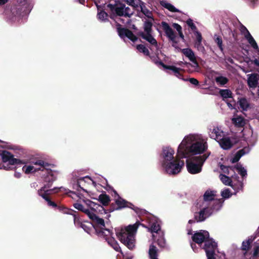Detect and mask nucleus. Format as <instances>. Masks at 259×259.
I'll use <instances>...</instances> for the list:
<instances>
[{
    "mask_svg": "<svg viewBox=\"0 0 259 259\" xmlns=\"http://www.w3.org/2000/svg\"><path fill=\"white\" fill-rule=\"evenodd\" d=\"M222 182L225 185L232 186V181L231 179L225 175L220 174L219 176Z\"/></svg>",
    "mask_w": 259,
    "mask_h": 259,
    "instance_id": "nucleus-36",
    "label": "nucleus"
},
{
    "mask_svg": "<svg viewBox=\"0 0 259 259\" xmlns=\"http://www.w3.org/2000/svg\"><path fill=\"white\" fill-rule=\"evenodd\" d=\"M238 104L240 107L243 110H246L249 106V104L245 98H240L238 101Z\"/></svg>",
    "mask_w": 259,
    "mask_h": 259,
    "instance_id": "nucleus-38",
    "label": "nucleus"
},
{
    "mask_svg": "<svg viewBox=\"0 0 259 259\" xmlns=\"http://www.w3.org/2000/svg\"><path fill=\"white\" fill-rule=\"evenodd\" d=\"M196 40L195 41L194 46L198 51H203L204 50V48L201 43L202 39L201 34L198 31H196Z\"/></svg>",
    "mask_w": 259,
    "mask_h": 259,
    "instance_id": "nucleus-24",
    "label": "nucleus"
},
{
    "mask_svg": "<svg viewBox=\"0 0 259 259\" xmlns=\"http://www.w3.org/2000/svg\"><path fill=\"white\" fill-rule=\"evenodd\" d=\"M172 26L178 32H180V31H182V27L179 24L177 23H174Z\"/></svg>",
    "mask_w": 259,
    "mask_h": 259,
    "instance_id": "nucleus-64",
    "label": "nucleus"
},
{
    "mask_svg": "<svg viewBox=\"0 0 259 259\" xmlns=\"http://www.w3.org/2000/svg\"><path fill=\"white\" fill-rule=\"evenodd\" d=\"M219 140L220 146L224 150H229L233 146V144L229 137L219 138Z\"/></svg>",
    "mask_w": 259,
    "mask_h": 259,
    "instance_id": "nucleus-19",
    "label": "nucleus"
},
{
    "mask_svg": "<svg viewBox=\"0 0 259 259\" xmlns=\"http://www.w3.org/2000/svg\"><path fill=\"white\" fill-rule=\"evenodd\" d=\"M84 213L86 214L93 222L97 216L96 214L91 212L88 208L85 209Z\"/></svg>",
    "mask_w": 259,
    "mask_h": 259,
    "instance_id": "nucleus-53",
    "label": "nucleus"
},
{
    "mask_svg": "<svg viewBox=\"0 0 259 259\" xmlns=\"http://www.w3.org/2000/svg\"><path fill=\"white\" fill-rule=\"evenodd\" d=\"M180 52L184 54L187 57H188L189 59L196 66H198V63L196 60L194 53L191 49H180Z\"/></svg>",
    "mask_w": 259,
    "mask_h": 259,
    "instance_id": "nucleus-17",
    "label": "nucleus"
},
{
    "mask_svg": "<svg viewBox=\"0 0 259 259\" xmlns=\"http://www.w3.org/2000/svg\"><path fill=\"white\" fill-rule=\"evenodd\" d=\"M133 14V12L131 11L128 7H124V16L130 17Z\"/></svg>",
    "mask_w": 259,
    "mask_h": 259,
    "instance_id": "nucleus-59",
    "label": "nucleus"
},
{
    "mask_svg": "<svg viewBox=\"0 0 259 259\" xmlns=\"http://www.w3.org/2000/svg\"><path fill=\"white\" fill-rule=\"evenodd\" d=\"M209 237V234L207 231L200 230L195 233L192 236V239L195 243L200 244L205 242Z\"/></svg>",
    "mask_w": 259,
    "mask_h": 259,
    "instance_id": "nucleus-13",
    "label": "nucleus"
},
{
    "mask_svg": "<svg viewBox=\"0 0 259 259\" xmlns=\"http://www.w3.org/2000/svg\"><path fill=\"white\" fill-rule=\"evenodd\" d=\"M59 209L60 211L63 212L64 213L72 215L74 218V223L76 227H80L83 224L80 222L79 217L75 214L77 213L76 211L64 206H60L59 207Z\"/></svg>",
    "mask_w": 259,
    "mask_h": 259,
    "instance_id": "nucleus-14",
    "label": "nucleus"
},
{
    "mask_svg": "<svg viewBox=\"0 0 259 259\" xmlns=\"http://www.w3.org/2000/svg\"><path fill=\"white\" fill-rule=\"evenodd\" d=\"M34 164L38 165L42 167L41 171L44 181L46 183L44 186L48 188H50L53 183L56 180V177L53 174L52 169L48 168L50 164L42 160H37L33 162Z\"/></svg>",
    "mask_w": 259,
    "mask_h": 259,
    "instance_id": "nucleus-4",
    "label": "nucleus"
},
{
    "mask_svg": "<svg viewBox=\"0 0 259 259\" xmlns=\"http://www.w3.org/2000/svg\"><path fill=\"white\" fill-rule=\"evenodd\" d=\"M219 94L224 101L228 98H233V94L229 89H221L219 91Z\"/></svg>",
    "mask_w": 259,
    "mask_h": 259,
    "instance_id": "nucleus-32",
    "label": "nucleus"
},
{
    "mask_svg": "<svg viewBox=\"0 0 259 259\" xmlns=\"http://www.w3.org/2000/svg\"><path fill=\"white\" fill-rule=\"evenodd\" d=\"M98 201L102 204L103 206H107L109 205L111 199L109 195L105 193H102L99 196Z\"/></svg>",
    "mask_w": 259,
    "mask_h": 259,
    "instance_id": "nucleus-28",
    "label": "nucleus"
},
{
    "mask_svg": "<svg viewBox=\"0 0 259 259\" xmlns=\"http://www.w3.org/2000/svg\"><path fill=\"white\" fill-rule=\"evenodd\" d=\"M209 154H204L203 155L195 156L192 158L193 161L187 162L188 171L191 174H196L200 172L202 170V166L209 156Z\"/></svg>",
    "mask_w": 259,
    "mask_h": 259,
    "instance_id": "nucleus-5",
    "label": "nucleus"
},
{
    "mask_svg": "<svg viewBox=\"0 0 259 259\" xmlns=\"http://www.w3.org/2000/svg\"><path fill=\"white\" fill-rule=\"evenodd\" d=\"M106 240L107 241L108 243L113 248V249L115 250L122 253L121 248L118 242L115 240V239L113 237L106 238Z\"/></svg>",
    "mask_w": 259,
    "mask_h": 259,
    "instance_id": "nucleus-27",
    "label": "nucleus"
},
{
    "mask_svg": "<svg viewBox=\"0 0 259 259\" xmlns=\"http://www.w3.org/2000/svg\"><path fill=\"white\" fill-rule=\"evenodd\" d=\"M140 225V223L137 222L133 225H128L124 229H121L119 232L117 233V236L121 242L130 250L135 248V235Z\"/></svg>",
    "mask_w": 259,
    "mask_h": 259,
    "instance_id": "nucleus-1",
    "label": "nucleus"
},
{
    "mask_svg": "<svg viewBox=\"0 0 259 259\" xmlns=\"http://www.w3.org/2000/svg\"><path fill=\"white\" fill-rule=\"evenodd\" d=\"M138 35L142 37V38L146 40L152 45H153L155 47L157 46V42L156 40L152 35L151 33H145L143 32H139L138 33Z\"/></svg>",
    "mask_w": 259,
    "mask_h": 259,
    "instance_id": "nucleus-20",
    "label": "nucleus"
},
{
    "mask_svg": "<svg viewBox=\"0 0 259 259\" xmlns=\"http://www.w3.org/2000/svg\"><path fill=\"white\" fill-rule=\"evenodd\" d=\"M136 48L140 52L143 53L145 55L150 56L149 51L144 45L142 44L138 45Z\"/></svg>",
    "mask_w": 259,
    "mask_h": 259,
    "instance_id": "nucleus-42",
    "label": "nucleus"
},
{
    "mask_svg": "<svg viewBox=\"0 0 259 259\" xmlns=\"http://www.w3.org/2000/svg\"><path fill=\"white\" fill-rule=\"evenodd\" d=\"M95 5L98 9L97 18L98 19L102 21L106 22L108 20V14L105 11L109 9L107 8L106 3L101 4V1H94Z\"/></svg>",
    "mask_w": 259,
    "mask_h": 259,
    "instance_id": "nucleus-10",
    "label": "nucleus"
},
{
    "mask_svg": "<svg viewBox=\"0 0 259 259\" xmlns=\"http://www.w3.org/2000/svg\"><path fill=\"white\" fill-rule=\"evenodd\" d=\"M116 26L118 34L120 38H123L126 37L133 42H135L138 39L137 37L130 29L122 27L121 25L117 22Z\"/></svg>",
    "mask_w": 259,
    "mask_h": 259,
    "instance_id": "nucleus-9",
    "label": "nucleus"
},
{
    "mask_svg": "<svg viewBox=\"0 0 259 259\" xmlns=\"http://www.w3.org/2000/svg\"><path fill=\"white\" fill-rule=\"evenodd\" d=\"M186 143L185 140H183L178 148V153L181 155L182 157H186L187 156V150H188L189 148L186 146Z\"/></svg>",
    "mask_w": 259,
    "mask_h": 259,
    "instance_id": "nucleus-23",
    "label": "nucleus"
},
{
    "mask_svg": "<svg viewBox=\"0 0 259 259\" xmlns=\"http://www.w3.org/2000/svg\"><path fill=\"white\" fill-rule=\"evenodd\" d=\"M150 229L152 233H157L160 230V226L157 223H153L152 224Z\"/></svg>",
    "mask_w": 259,
    "mask_h": 259,
    "instance_id": "nucleus-49",
    "label": "nucleus"
},
{
    "mask_svg": "<svg viewBox=\"0 0 259 259\" xmlns=\"http://www.w3.org/2000/svg\"><path fill=\"white\" fill-rule=\"evenodd\" d=\"M207 147L206 142H196L189 147L188 151L194 155L201 154L206 150Z\"/></svg>",
    "mask_w": 259,
    "mask_h": 259,
    "instance_id": "nucleus-11",
    "label": "nucleus"
},
{
    "mask_svg": "<svg viewBox=\"0 0 259 259\" xmlns=\"http://www.w3.org/2000/svg\"><path fill=\"white\" fill-rule=\"evenodd\" d=\"M73 206L75 208L83 212H84V211L87 209V208H84V206L81 204L79 203H74Z\"/></svg>",
    "mask_w": 259,
    "mask_h": 259,
    "instance_id": "nucleus-58",
    "label": "nucleus"
},
{
    "mask_svg": "<svg viewBox=\"0 0 259 259\" xmlns=\"http://www.w3.org/2000/svg\"><path fill=\"white\" fill-rule=\"evenodd\" d=\"M216 191L207 190L204 194L203 199L205 201H212L216 196Z\"/></svg>",
    "mask_w": 259,
    "mask_h": 259,
    "instance_id": "nucleus-30",
    "label": "nucleus"
},
{
    "mask_svg": "<svg viewBox=\"0 0 259 259\" xmlns=\"http://www.w3.org/2000/svg\"><path fill=\"white\" fill-rule=\"evenodd\" d=\"M223 200L222 199H214L211 207H205L198 212L195 213V218L197 222L204 221L212 213L214 210H219L222 206Z\"/></svg>",
    "mask_w": 259,
    "mask_h": 259,
    "instance_id": "nucleus-3",
    "label": "nucleus"
},
{
    "mask_svg": "<svg viewBox=\"0 0 259 259\" xmlns=\"http://www.w3.org/2000/svg\"><path fill=\"white\" fill-rule=\"evenodd\" d=\"M62 189H64L62 187H55L53 189H45V193L47 194V196H49L53 193H55L58 192L59 190L61 191Z\"/></svg>",
    "mask_w": 259,
    "mask_h": 259,
    "instance_id": "nucleus-45",
    "label": "nucleus"
},
{
    "mask_svg": "<svg viewBox=\"0 0 259 259\" xmlns=\"http://www.w3.org/2000/svg\"><path fill=\"white\" fill-rule=\"evenodd\" d=\"M187 79H188V81H189L191 83H192L195 85H198L199 84L198 80L195 78H190Z\"/></svg>",
    "mask_w": 259,
    "mask_h": 259,
    "instance_id": "nucleus-61",
    "label": "nucleus"
},
{
    "mask_svg": "<svg viewBox=\"0 0 259 259\" xmlns=\"http://www.w3.org/2000/svg\"><path fill=\"white\" fill-rule=\"evenodd\" d=\"M118 199H116L114 203L110 204L108 209H106L107 213L112 212L115 210H119L124 208L128 207L134 210L137 213H139L140 209L135 207L132 203L128 202L118 195Z\"/></svg>",
    "mask_w": 259,
    "mask_h": 259,
    "instance_id": "nucleus-7",
    "label": "nucleus"
},
{
    "mask_svg": "<svg viewBox=\"0 0 259 259\" xmlns=\"http://www.w3.org/2000/svg\"><path fill=\"white\" fill-rule=\"evenodd\" d=\"M248 43L251 46V47L255 50H257L258 49V46L254 40V39L252 37H251L250 39H248L247 40Z\"/></svg>",
    "mask_w": 259,
    "mask_h": 259,
    "instance_id": "nucleus-57",
    "label": "nucleus"
},
{
    "mask_svg": "<svg viewBox=\"0 0 259 259\" xmlns=\"http://www.w3.org/2000/svg\"><path fill=\"white\" fill-rule=\"evenodd\" d=\"M233 123L237 127H243L245 124L244 118L241 117H237L232 119Z\"/></svg>",
    "mask_w": 259,
    "mask_h": 259,
    "instance_id": "nucleus-39",
    "label": "nucleus"
},
{
    "mask_svg": "<svg viewBox=\"0 0 259 259\" xmlns=\"http://www.w3.org/2000/svg\"><path fill=\"white\" fill-rule=\"evenodd\" d=\"M148 253L150 259H158V249L153 244L150 245Z\"/></svg>",
    "mask_w": 259,
    "mask_h": 259,
    "instance_id": "nucleus-31",
    "label": "nucleus"
},
{
    "mask_svg": "<svg viewBox=\"0 0 259 259\" xmlns=\"http://www.w3.org/2000/svg\"><path fill=\"white\" fill-rule=\"evenodd\" d=\"M240 158L241 157L237 153H236L234 157L232 159H231V161L232 163H235L238 162L240 159Z\"/></svg>",
    "mask_w": 259,
    "mask_h": 259,
    "instance_id": "nucleus-62",
    "label": "nucleus"
},
{
    "mask_svg": "<svg viewBox=\"0 0 259 259\" xmlns=\"http://www.w3.org/2000/svg\"><path fill=\"white\" fill-rule=\"evenodd\" d=\"M161 26L162 27V29L164 31L167 37H170L171 36H173L174 35H175L174 33V30L172 29L169 26L168 24L166 23V22H161Z\"/></svg>",
    "mask_w": 259,
    "mask_h": 259,
    "instance_id": "nucleus-29",
    "label": "nucleus"
},
{
    "mask_svg": "<svg viewBox=\"0 0 259 259\" xmlns=\"http://www.w3.org/2000/svg\"><path fill=\"white\" fill-rule=\"evenodd\" d=\"M85 179H89L90 180L92 181L91 178L89 176H86L83 178H80L79 179H78L76 186L79 188L80 189L82 190L84 192H87V191L83 188V187H81V185H83V183H85Z\"/></svg>",
    "mask_w": 259,
    "mask_h": 259,
    "instance_id": "nucleus-40",
    "label": "nucleus"
},
{
    "mask_svg": "<svg viewBox=\"0 0 259 259\" xmlns=\"http://www.w3.org/2000/svg\"><path fill=\"white\" fill-rule=\"evenodd\" d=\"M186 23L187 24V25L190 27V28L192 30L194 31H197V27L196 26V25L194 24V23L193 22V20L189 18L188 19L187 21H186Z\"/></svg>",
    "mask_w": 259,
    "mask_h": 259,
    "instance_id": "nucleus-52",
    "label": "nucleus"
},
{
    "mask_svg": "<svg viewBox=\"0 0 259 259\" xmlns=\"http://www.w3.org/2000/svg\"><path fill=\"white\" fill-rule=\"evenodd\" d=\"M96 231L98 235L103 236L105 239L107 237H113V232L109 229L101 227L100 230L96 229Z\"/></svg>",
    "mask_w": 259,
    "mask_h": 259,
    "instance_id": "nucleus-22",
    "label": "nucleus"
},
{
    "mask_svg": "<svg viewBox=\"0 0 259 259\" xmlns=\"http://www.w3.org/2000/svg\"><path fill=\"white\" fill-rule=\"evenodd\" d=\"M251 241L248 239L246 241H243L242 243L241 249L244 251H248L249 249Z\"/></svg>",
    "mask_w": 259,
    "mask_h": 259,
    "instance_id": "nucleus-48",
    "label": "nucleus"
},
{
    "mask_svg": "<svg viewBox=\"0 0 259 259\" xmlns=\"http://www.w3.org/2000/svg\"><path fill=\"white\" fill-rule=\"evenodd\" d=\"M94 223H95L97 226H100V228L101 227L105 228V225L104 220L102 219L99 218L97 215L96 216V218L93 221Z\"/></svg>",
    "mask_w": 259,
    "mask_h": 259,
    "instance_id": "nucleus-46",
    "label": "nucleus"
},
{
    "mask_svg": "<svg viewBox=\"0 0 259 259\" xmlns=\"http://www.w3.org/2000/svg\"><path fill=\"white\" fill-rule=\"evenodd\" d=\"M217 248V243L211 238L207 239L204 242V249L206 254H210L213 252L215 253V249Z\"/></svg>",
    "mask_w": 259,
    "mask_h": 259,
    "instance_id": "nucleus-15",
    "label": "nucleus"
},
{
    "mask_svg": "<svg viewBox=\"0 0 259 259\" xmlns=\"http://www.w3.org/2000/svg\"><path fill=\"white\" fill-rule=\"evenodd\" d=\"M11 4L6 12H10L13 17H23L28 15L31 11L32 7L29 1H11Z\"/></svg>",
    "mask_w": 259,
    "mask_h": 259,
    "instance_id": "nucleus-2",
    "label": "nucleus"
},
{
    "mask_svg": "<svg viewBox=\"0 0 259 259\" xmlns=\"http://www.w3.org/2000/svg\"><path fill=\"white\" fill-rule=\"evenodd\" d=\"M215 81L217 83H220L222 85H224L228 83L229 79L225 76H220L215 78Z\"/></svg>",
    "mask_w": 259,
    "mask_h": 259,
    "instance_id": "nucleus-44",
    "label": "nucleus"
},
{
    "mask_svg": "<svg viewBox=\"0 0 259 259\" xmlns=\"http://www.w3.org/2000/svg\"><path fill=\"white\" fill-rule=\"evenodd\" d=\"M259 255V244L255 245L253 248V257H256Z\"/></svg>",
    "mask_w": 259,
    "mask_h": 259,
    "instance_id": "nucleus-60",
    "label": "nucleus"
},
{
    "mask_svg": "<svg viewBox=\"0 0 259 259\" xmlns=\"http://www.w3.org/2000/svg\"><path fill=\"white\" fill-rule=\"evenodd\" d=\"M166 69H169L172 71V72L174 73V75L178 78L185 81H188L187 79L183 77V74L180 72L181 71H183V69L180 68H177L175 66L170 65H168V68H167Z\"/></svg>",
    "mask_w": 259,
    "mask_h": 259,
    "instance_id": "nucleus-21",
    "label": "nucleus"
},
{
    "mask_svg": "<svg viewBox=\"0 0 259 259\" xmlns=\"http://www.w3.org/2000/svg\"><path fill=\"white\" fill-rule=\"evenodd\" d=\"M48 188L44 186L42 187H41L39 190H38L37 193L39 196H41L42 198H44V197H48V196H47L46 193H45V189H47Z\"/></svg>",
    "mask_w": 259,
    "mask_h": 259,
    "instance_id": "nucleus-55",
    "label": "nucleus"
},
{
    "mask_svg": "<svg viewBox=\"0 0 259 259\" xmlns=\"http://www.w3.org/2000/svg\"><path fill=\"white\" fill-rule=\"evenodd\" d=\"M85 204L89 206L92 210L97 211L98 210L99 212L101 213L102 211H104V213H107V212L106 211V209H105L103 206L93 202L90 200L87 199L84 201Z\"/></svg>",
    "mask_w": 259,
    "mask_h": 259,
    "instance_id": "nucleus-18",
    "label": "nucleus"
},
{
    "mask_svg": "<svg viewBox=\"0 0 259 259\" xmlns=\"http://www.w3.org/2000/svg\"><path fill=\"white\" fill-rule=\"evenodd\" d=\"M152 61L157 65L161 66L164 69H166L168 68V65H165L163 62L159 60V58L157 55L149 56Z\"/></svg>",
    "mask_w": 259,
    "mask_h": 259,
    "instance_id": "nucleus-35",
    "label": "nucleus"
},
{
    "mask_svg": "<svg viewBox=\"0 0 259 259\" xmlns=\"http://www.w3.org/2000/svg\"><path fill=\"white\" fill-rule=\"evenodd\" d=\"M174 150L169 147H164L162 148L161 156L163 159V161H169L174 159Z\"/></svg>",
    "mask_w": 259,
    "mask_h": 259,
    "instance_id": "nucleus-16",
    "label": "nucleus"
},
{
    "mask_svg": "<svg viewBox=\"0 0 259 259\" xmlns=\"http://www.w3.org/2000/svg\"><path fill=\"white\" fill-rule=\"evenodd\" d=\"M220 168L223 171V172H224L225 174H226L227 175H229V169L230 168L233 170L234 168V166L233 167V166H227L223 164H221L220 165Z\"/></svg>",
    "mask_w": 259,
    "mask_h": 259,
    "instance_id": "nucleus-56",
    "label": "nucleus"
},
{
    "mask_svg": "<svg viewBox=\"0 0 259 259\" xmlns=\"http://www.w3.org/2000/svg\"><path fill=\"white\" fill-rule=\"evenodd\" d=\"M234 168H235L238 173L242 177H244L247 175V171L245 169V168L242 167L241 164H237L236 165L234 166Z\"/></svg>",
    "mask_w": 259,
    "mask_h": 259,
    "instance_id": "nucleus-43",
    "label": "nucleus"
},
{
    "mask_svg": "<svg viewBox=\"0 0 259 259\" xmlns=\"http://www.w3.org/2000/svg\"><path fill=\"white\" fill-rule=\"evenodd\" d=\"M161 6L168 9L171 12H178L179 10L176 9L173 5L169 3H166V1H159Z\"/></svg>",
    "mask_w": 259,
    "mask_h": 259,
    "instance_id": "nucleus-37",
    "label": "nucleus"
},
{
    "mask_svg": "<svg viewBox=\"0 0 259 259\" xmlns=\"http://www.w3.org/2000/svg\"><path fill=\"white\" fill-rule=\"evenodd\" d=\"M139 2V5L141 9V11L147 18L151 19L154 20L153 15L151 11H149L145 6L144 3L143 1H137Z\"/></svg>",
    "mask_w": 259,
    "mask_h": 259,
    "instance_id": "nucleus-25",
    "label": "nucleus"
},
{
    "mask_svg": "<svg viewBox=\"0 0 259 259\" xmlns=\"http://www.w3.org/2000/svg\"><path fill=\"white\" fill-rule=\"evenodd\" d=\"M0 157L4 163L8 162L9 165H14L25 163L24 161L14 158V155L7 150L1 151Z\"/></svg>",
    "mask_w": 259,
    "mask_h": 259,
    "instance_id": "nucleus-8",
    "label": "nucleus"
},
{
    "mask_svg": "<svg viewBox=\"0 0 259 259\" xmlns=\"http://www.w3.org/2000/svg\"><path fill=\"white\" fill-rule=\"evenodd\" d=\"M153 26V23L151 21L149 20H146L144 22V31L146 33H152V27Z\"/></svg>",
    "mask_w": 259,
    "mask_h": 259,
    "instance_id": "nucleus-41",
    "label": "nucleus"
},
{
    "mask_svg": "<svg viewBox=\"0 0 259 259\" xmlns=\"http://www.w3.org/2000/svg\"><path fill=\"white\" fill-rule=\"evenodd\" d=\"M215 42L217 44L221 52L223 51V41L222 39V37L220 36H217V37L214 39Z\"/></svg>",
    "mask_w": 259,
    "mask_h": 259,
    "instance_id": "nucleus-50",
    "label": "nucleus"
},
{
    "mask_svg": "<svg viewBox=\"0 0 259 259\" xmlns=\"http://www.w3.org/2000/svg\"><path fill=\"white\" fill-rule=\"evenodd\" d=\"M84 213L86 214L93 222L97 216L96 214L91 212L88 208L85 209Z\"/></svg>",
    "mask_w": 259,
    "mask_h": 259,
    "instance_id": "nucleus-54",
    "label": "nucleus"
},
{
    "mask_svg": "<svg viewBox=\"0 0 259 259\" xmlns=\"http://www.w3.org/2000/svg\"><path fill=\"white\" fill-rule=\"evenodd\" d=\"M124 5H119L117 4L114 5L109 4L107 5V8L110 11V17L111 19H114L116 16H124Z\"/></svg>",
    "mask_w": 259,
    "mask_h": 259,
    "instance_id": "nucleus-12",
    "label": "nucleus"
},
{
    "mask_svg": "<svg viewBox=\"0 0 259 259\" xmlns=\"http://www.w3.org/2000/svg\"><path fill=\"white\" fill-rule=\"evenodd\" d=\"M42 168V167H41V166L38 168H36L32 165H24L22 168V170L23 171L25 172V174H29L31 173H33L38 170L41 171Z\"/></svg>",
    "mask_w": 259,
    "mask_h": 259,
    "instance_id": "nucleus-33",
    "label": "nucleus"
},
{
    "mask_svg": "<svg viewBox=\"0 0 259 259\" xmlns=\"http://www.w3.org/2000/svg\"><path fill=\"white\" fill-rule=\"evenodd\" d=\"M221 196L225 199L229 198L232 196L229 189H225L221 192Z\"/></svg>",
    "mask_w": 259,
    "mask_h": 259,
    "instance_id": "nucleus-51",
    "label": "nucleus"
},
{
    "mask_svg": "<svg viewBox=\"0 0 259 259\" xmlns=\"http://www.w3.org/2000/svg\"><path fill=\"white\" fill-rule=\"evenodd\" d=\"M245 33H244V35L245 38L247 40H248V39L251 38V37H252V36L251 35V34L250 33V32H249V31L247 30V29L246 28H245Z\"/></svg>",
    "mask_w": 259,
    "mask_h": 259,
    "instance_id": "nucleus-63",
    "label": "nucleus"
},
{
    "mask_svg": "<svg viewBox=\"0 0 259 259\" xmlns=\"http://www.w3.org/2000/svg\"><path fill=\"white\" fill-rule=\"evenodd\" d=\"M219 131L220 130L218 127L214 128L212 131L210 129L209 137L215 140H219V138L221 137V133Z\"/></svg>",
    "mask_w": 259,
    "mask_h": 259,
    "instance_id": "nucleus-34",
    "label": "nucleus"
},
{
    "mask_svg": "<svg viewBox=\"0 0 259 259\" xmlns=\"http://www.w3.org/2000/svg\"><path fill=\"white\" fill-rule=\"evenodd\" d=\"M44 199L47 202L48 205L49 206H52L53 208H56L58 210H59V207L61 206H58L56 203L54 201H52L49 197H44Z\"/></svg>",
    "mask_w": 259,
    "mask_h": 259,
    "instance_id": "nucleus-47",
    "label": "nucleus"
},
{
    "mask_svg": "<svg viewBox=\"0 0 259 259\" xmlns=\"http://www.w3.org/2000/svg\"><path fill=\"white\" fill-rule=\"evenodd\" d=\"M258 75L257 74H251L248 78L247 83L250 88H255L258 83Z\"/></svg>",
    "mask_w": 259,
    "mask_h": 259,
    "instance_id": "nucleus-26",
    "label": "nucleus"
},
{
    "mask_svg": "<svg viewBox=\"0 0 259 259\" xmlns=\"http://www.w3.org/2000/svg\"><path fill=\"white\" fill-rule=\"evenodd\" d=\"M162 166L167 174L170 175H176L181 172L184 166V162L180 158H176L169 161H163Z\"/></svg>",
    "mask_w": 259,
    "mask_h": 259,
    "instance_id": "nucleus-6",
    "label": "nucleus"
}]
</instances>
